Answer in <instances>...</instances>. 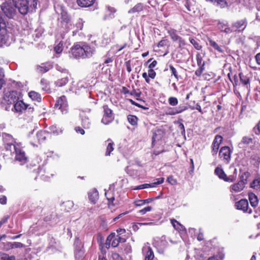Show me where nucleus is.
I'll return each instance as SVG.
<instances>
[{"mask_svg":"<svg viewBox=\"0 0 260 260\" xmlns=\"http://www.w3.org/2000/svg\"><path fill=\"white\" fill-rule=\"evenodd\" d=\"M29 97L32 100L40 102L41 101V95L38 93L34 91H31L28 93Z\"/></svg>","mask_w":260,"mask_h":260,"instance_id":"nucleus-35","label":"nucleus"},{"mask_svg":"<svg viewBox=\"0 0 260 260\" xmlns=\"http://www.w3.org/2000/svg\"><path fill=\"white\" fill-rule=\"evenodd\" d=\"M115 38L114 32L112 31H109L104 34L102 44L103 46H106L109 44Z\"/></svg>","mask_w":260,"mask_h":260,"instance_id":"nucleus-17","label":"nucleus"},{"mask_svg":"<svg viewBox=\"0 0 260 260\" xmlns=\"http://www.w3.org/2000/svg\"><path fill=\"white\" fill-rule=\"evenodd\" d=\"M0 260H15V257L6 253H0Z\"/></svg>","mask_w":260,"mask_h":260,"instance_id":"nucleus-46","label":"nucleus"},{"mask_svg":"<svg viewBox=\"0 0 260 260\" xmlns=\"http://www.w3.org/2000/svg\"><path fill=\"white\" fill-rule=\"evenodd\" d=\"M222 141V137L221 136L216 135L215 136L211 146V153L213 156L216 155L217 153L219 147Z\"/></svg>","mask_w":260,"mask_h":260,"instance_id":"nucleus-13","label":"nucleus"},{"mask_svg":"<svg viewBox=\"0 0 260 260\" xmlns=\"http://www.w3.org/2000/svg\"><path fill=\"white\" fill-rule=\"evenodd\" d=\"M190 42L194 46V47L197 50H201L202 46L199 43V42L194 39H190Z\"/></svg>","mask_w":260,"mask_h":260,"instance_id":"nucleus-50","label":"nucleus"},{"mask_svg":"<svg viewBox=\"0 0 260 260\" xmlns=\"http://www.w3.org/2000/svg\"><path fill=\"white\" fill-rule=\"evenodd\" d=\"M143 9V6L142 4H137L134 8L129 10L128 13L129 14H136L139 12L142 11Z\"/></svg>","mask_w":260,"mask_h":260,"instance_id":"nucleus-37","label":"nucleus"},{"mask_svg":"<svg viewBox=\"0 0 260 260\" xmlns=\"http://www.w3.org/2000/svg\"><path fill=\"white\" fill-rule=\"evenodd\" d=\"M2 137L3 139V141L5 144V148L7 150H9L8 147L10 146V145H17L18 144H16V142L14 141L12 136L7 133H2Z\"/></svg>","mask_w":260,"mask_h":260,"instance_id":"nucleus-15","label":"nucleus"},{"mask_svg":"<svg viewBox=\"0 0 260 260\" xmlns=\"http://www.w3.org/2000/svg\"><path fill=\"white\" fill-rule=\"evenodd\" d=\"M168 242L166 237L162 236L159 240L155 242V246L159 253L163 254L168 247Z\"/></svg>","mask_w":260,"mask_h":260,"instance_id":"nucleus-12","label":"nucleus"},{"mask_svg":"<svg viewBox=\"0 0 260 260\" xmlns=\"http://www.w3.org/2000/svg\"><path fill=\"white\" fill-rule=\"evenodd\" d=\"M50 130L51 131V132H52L54 134H58L59 133H61V131H59L56 126L55 125H52V126H51L49 128Z\"/></svg>","mask_w":260,"mask_h":260,"instance_id":"nucleus-58","label":"nucleus"},{"mask_svg":"<svg viewBox=\"0 0 260 260\" xmlns=\"http://www.w3.org/2000/svg\"><path fill=\"white\" fill-rule=\"evenodd\" d=\"M52 68V66L50 63H42L37 67V71L41 73H44Z\"/></svg>","mask_w":260,"mask_h":260,"instance_id":"nucleus-22","label":"nucleus"},{"mask_svg":"<svg viewBox=\"0 0 260 260\" xmlns=\"http://www.w3.org/2000/svg\"><path fill=\"white\" fill-rule=\"evenodd\" d=\"M144 250L146 252L145 260H153L154 257L153 252L150 247L145 248Z\"/></svg>","mask_w":260,"mask_h":260,"instance_id":"nucleus-34","label":"nucleus"},{"mask_svg":"<svg viewBox=\"0 0 260 260\" xmlns=\"http://www.w3.org/2000/svg\"><path fill=\"white\" fill-rule=\"evenodd\" d=\"M75 257L76 260H83L84 250L81 242L78 240L75 242Z\"/></svg>","mask_w":260,"mask_h":260,"instance_id":"nucleus-6","label":"nucleus"},{"mask_svg":"<svg viewBox=\"0 0 260 260\" xmlns=\"http://www.w3.org/2000/svg\"><path fill=\"white\" fill-rule=\"evenodd\" d=\"M152 201V199H148L146 200H138L134 202V204L137 206H141L145 204L150 203Z\"/></svg>","mask_w":260,"mask_h":260,"instance_id":"nucleus-40","label":"nucleus"},{"mask_svg":"<svg viewBox=\"0 0 260 260\" xmlns=\"http://www.w3.org/2000/svg\"><path fill=\"white\" fill-rule=\"evenodd\" d=\"M105 145L107 146L105 154L106 156H109L114 150V144L111 139H108L105 142Z\"/></svg>","mask_w":260,"mask_h":260,"instance_id":"nucleus-30","label":"nucleus"},{"mask_svg":"<svg viewBox=\"0 0 260 260\" xmlns=\"http://www.w3.org/2000/svg\"><path fill=\"white\" fill-rule=\"evenodd\" d=\"M107 10L109 12V15H113L116 12V10L115 8L111 7V6H107Z\"/></svg>","mask_w":260,"mask_h":260,"instance_id":"nucleus-55","label":"nucleus"},{"mask_svg":"<svg viewBox=\"0 0 260 260\" xmlns=\"http://www.w3.org/2000/svg\"><path fill=\"white\" fill-rule=\"evenodd\" d=\"M83 48L85 52V53H83V58L91 57L95 52L94 48L86 44H83Z\"/></svg>","mask_w":260,"mask_h":260,"instance_id":"nucleus-25","label":"nucleus"},{"mask_svg":"<svg viewBox=\"0 0 260 260\" xmlns=\"http://www.w3.org/2000/svg\"><path fill=\"white\" fill-rule=\"evenodd\" d=\"M38 0H28L27 1L28 4L30 5L29 10L31 11L35 10L37 6Z\"/></svg>","mask_w":260,"mask_h":260,"instance_id":"nucleus-47","label":"nucleus"},{"mask_svg":"<svg viewBox=\"0 0 260 260\" xmlns=\"http://www.w3.org/2000/svg\"><path fill=\"white\" fill-rule=\"evenodd\" d=\"M245 22H246L245 19H243L240 21H237L233 24V27H234V28H235V29L236 30L237 29H240L241 28H242V29L243 30L246 26L245 24Z\"/></svg>","mask_w":260,"mask_h":260,"instance_id":"nucleus-39","label":"nucleus"},{"mask_svg":"<svg viewBox=\"0 0 260 260\" xmlns=\"http://www.w3.org/2000/svg\"><path fill=\"white\" fill-rule=\"evenodd\" d=\"M43 170L42 169H41L40 170V171H39L38 172V175L40 177L41 179L43 180H45V181H48V177L45 176L43 174Z\"/></svg>","mask_w":260,"mask_h":260,"instance_id":"nucleus-57","label":"nucleus"},{"mask_svg":"<svg viewBox=\"0 0 260 260\" xmlns=\"http://www.w3.org/2000/svg\"><path fill=\"white\" fill-rule=\"evenodd\" d=\"M6 17H0V47L10 43V37L7 30Z\"/></svg>","mask_w":260,"mask_h":260,"instance_id":"nucleus-2","label":"nucleus"},{"mask_svg":"<svg viewBox=\"0 0 260 260\" xmlns=\"http://www.w3.org/2000/svg\"><path fill=\"white\" fill-rule=\"evenodd\" d=\"M27 108L25 109V110L26 112L28 113H32L35 111V108L34 107L31 106L30 105L26 104Z\"/></svg>","mask_w":260,"mask_h":260,"instance_id":"nucleus-60","label":"nucleus"},{"mask_svg":"<svg viewBox=\"0 0 260 260\" xmlns=\"http://www.w3.org/2000/svg\"><path fill=\"white\" fill-rule=\"evenodd\" d=\"M231 151L228 146L222 147L219 152V156L226 164L231 160Z\"/></svg>","mask_w":260,"mask_h":260,"instance_id":"nucleus-8","label":"nucleus"},{"mask_svg":"<svg viewBox=\"0 0 260 260\" xmlns=\"http://www.w3.org/2000/svg\"><path fill=\"white\" fill-rule=\"evenodd\" d=\"M155 180V181L154 182L152 183V184H154V185H155V187L156 185L162 183L164 181V178H159L156 179Z\"/></svg>","mask_w":260,"mask_h":260,"instance_id":"nucleus-59","label":"nucleus"},{"mask_svg":"<svg viewBox=\"0 0 260 260\" xmlns=\"http://www.w3.org/2000/svg\"><path fill=\"white\" fill-rule=\"evenodd\" d=\"M63 48V42L62 41H60L57 44L55 45L54 51L56 53L60 54L62 52Z\"/></svg>","mask_w":260,"mask_h":260,"instance_id":"nucleus-42","label":"nucleus"},{"mask_svg":"<svg viewBox=\"0 0 260 260\" xmlns=\"http://www.w3.org/2000/svg\"><path fill=\"white\" fill-rule=\"evenodd\" d=\"M168 102L170 105L173 106H176L178 103L177 99L175 97L173 96L170 97L169 98Z\"/></svg>","mask_w":260,"mask_h":260,"instance_id":"nucleus-51","label":"nucleus"},{"mask_svg":"<svg viewBox=\"0 0 260 260\" xmlns=\"http://www.w3.org/2000/svg\"><path fill=\"white\" fill-rule=\"evenodd\" d=\"M239 77L240 79V81L243 84V85L245 86V87L247 89L248 91H249V78L247 76H245L242 73H239Z\"/></svg>","mask_w":260,"mask_h":260,"instance_id":"nucleus-26","label":"nucleus"},{"mask_svg":"<svg viewBox=\"0 0 260 260\" xmlns=\"http://www.w3.org/2000/svg\"><path fill=\"white\" fill-rule=\"evenodd\" d=\"M95 0H77L78 5L81 7H89L93 5Z\"/></svg>","mask_w":260,"mask_h":260,"instance_id":"nucleus-32","label":"nucleus"},{"mask_svg":"<svg viewBox=\"0 0 260 260\" xmlns=\"http://www.w3.org/2000/svg\"><path fill=\"white\" fill-rule=\"evenodd\" d=\"M171 222L173 227L178 231H181L183 226L176 220L174 219H171Z\"/></svg>","mask_w":260,"mask_h":260,"instance_id":"nucleus-43","label":"nucleus"},{"mask_svg":"<svg viewBox=\"0 0 260 260\" xmlns=\"http://www.w3.org/2000/svg\"><path fill=\"white\" fill-rule=\"evenodd\" d=\"M69 81V75L67 74L66 76L60 78L57 80L54 84L56 86L61 87L65 86Z\"/></svg>","mask_w":260,"mask_h":260,"instance_id":"nucleus-27","label":"nucleus"},{"mask_svg":"<svg viewBox=\"0 0 260 260\" xmlns=\"http://www.w3.org/2000/svg\"><path fill=\"white\" fill-rule=\"evenodd\" d=\"M60 23V26L64 29H68L70 28L71 24L70 23V19L69 17H60L58 19Z\"/></svg>","mask_w":260,"mask_h":260,"instance_id":"nucleus-23","label":"nucleus"},{"mask_svg":"<svg viewBox=\"0 0 260 260\" xmlns=\"http://www.w3.org/2000/svg\"><path fill=\"white\" fill-rule=\"evenodd\" d=\"M214 173L220 179H223L225 181L232 182L235 180L233 176L227 177L223 170L219 167H217L215 169Z\"/></svg>","mask_w":260,"mask_h":260,"instance_id":"nucleus-14","label":"nucleus"},{"mask_svg":"<svg viewBox=\"0 0 260 260\" xmlns=\"http://www.w3.org/2000/svg\"><path fill=\"white\" fill-rule=\"evenodd\" d=\"M169 68L170 71H171L172 74L174 75V76L175 77L176 79L178 80V75L177 74V72L176 69L172 65L169 66Z\"/></svg>","mask_w":260,"mask_h":260,"instance_id":"nucleus-52","label":"nucleus"},{"mask_svg":"<svg viewBox=\"0 0 260 260\" xmlns=\"http://www.w3.org/2000/svg\"><path fill=\"white\" fill-rule=\"evenodd\" d=\"M187 109V107L186 106H184L182 107H179L178 108V110L170 109L166 112V114L169 115H174L181 113L183 111H185Z\"/></svg>","mask_w":260,"mask_h":260,"instance_id":"nucleus-33","label":"nucleus"},{"mask_svg":"<svg viewBox=\"0 0 260 260\" xmlns=\"http://www.w3.org/2000/svg\"><path fill=\"white\" fill-rule=\"evenodd\" d=\"M15 109L16 112H22L25 110V109L27 108L26 104H25L23 101L18 100L16 103L13 106L12 110Z\"/></svg>","mask_w":260,"mask_h":260,"instance_id":"nucleus-21","label":"nucleus"},{"mask_svg":"<svg viewBox=\"0 0 260 260\" xmlns=\"http://www.w3.org/2000/svg\"><path fill=\"white\" fill-rule=\"evenodd\" d=\"M248 196L251 205L253 207H256L258 204V200L256 196L254 193L250 192L249 193Z\"/></svg>","mask_w":260,"mask_h":260,"instance_id":"nucleus-36","label":"nucleus"},{"mask_svg":"<svg viewBox=\"0 0 260 260\" xmlns=\"http://www.w3.org/2000/svg\"><path fill=\"white\" fill-rule=\"evenodd\" d=\"M209 45L212 47L215 50L219 53H223V50L221 46H219L215 42L213 41L211 39H209Z\"/></svg>","mask_w":260,"mask_h":260,"instance_id":"nucleus-38","label":"nucleus"},{"mask_svg":"<svg viewBox=\"0 0 260 260\" xmlns=\"http://www.w3.org/2000/svg\"><path fill=\"white\" fill-rule=\"evenodd\" d=\"M4 247V249L6 250H9L10 249L22 248L24 246V244L20 242H7L6 243H3Z\"/></svg>","mask_w":260,"mask_h":260,"instance_id":"nucleus-19","label":"nucleus"},{"mask_svg":"<svg viewBox=\"0 0 260 260\" xmlns=\"http://www.w3.org/2000/svg\"><path fill=\"white\" fill-rule=\"evenodd\" d=\"M155 185L154 184L152 183H145L141 185H140L138 186H137L134 189L135 190H138V189H145L149 187H154Z\"/></svg>","mask_w":260,"mask_h":260,"instance_id":"nucleus-48","label":"nucleus"},{"mask_svg":"<svg viewBox=\"0 0 260 260\" xmlns=\"http://www.w3.org/2000/svg\"><path fill=\"white\" fill-rule=\"evenodd\" d=\"M68 102L65 96L62 95L58 98L55 104V107L60 110L62 114L66 113L68 111Z\"/></svg>","mask_w":260,"mask_h":260,"instance_id":"nucleus-7","label":"nucleus"},{"mask_svg":"<svg viewBox=\"0 0 260 260\" xmlns=\"http://www.w3.org/2000/svg\"><path fill=\"white\" fill-rule=\"evenodd\" d=\"M250 187L256 191H260V175H257L250 183Z\"/></svg>","mask_w":260,"mask_h":260,"instance_id":"nucleus-28","label":"nucleus"},{"mask_svg":"<svg viewBox=\"0 0 260 260\" xmlns=\"http://www.w3.org/2000/svg\"><path fill=\"white\" fill-rule=\"evenodd\" d=\"M148 77L154 79L156 76V73L153 69H149L148 72Z\"/></svg>","mask_w":260,"mask_h":260,"instance_id":"nucleus-61","label":"nucleus"},{"mask_svg":"<svg viewBox=\"0 0 260 260\" xmlns=\"http://www.w3.org/2000/svg\"><path fill=\"white\" fill-rule=\"evenodd\" d=\"M214 2L217 5H220L221 7H224L226 5V2L223 0H212V3Z\"/></svg>","mask_w":260,"mask_h":260,"instance_id":"nucleus-56","label":"nucleus"},{"mask_svg":"<svg viewBox=\"0 0 260 260\" xmlns=\"http://www.w3.org/2000/svg\"><path fill=\"white\" fill-rule=\"evenodd\" d=\"M128 122L133 125L137 124L138 118L136 116L129 115L127 116Z\"/></svg>","mask_w":260,"mask_h":260,"instance_id":"nucleus-49","label":"nucleus"},{"mask_svg":"<svg viewBox=\"0 0 260 260\" xmlns=\"http://www.w3.org/2000/svg\"><path fill=\"white\" fill-rule=\"evenodd\" d=\"M12 1L14 7L11 5V3H4L1 6L2 10L6 16H13L15 15L16 9L22 15H25L29 11L27 0H12Z\"/></svg>","mask_w":260,"mask_h":260,"instance_id":"nucleus-1","label":"nucleus"},{"mask_svg":"<svg viewBox=\"0 0 260 260\" xmlns=\"http://www.w3.org/2000/svg\"><path fill=\"white\" fill-rule=\"evenodd\" d=\"M126 242V239L114 233H111L107 238L105 242V247L109 249L110 246L113 248L117 247L119 243H124Z\"/></svg>","mask_w":260,"mask_h":260,"instance_id":"nucleus-3","label":"nucleus"},{"mask_svg":"<svg viewBox=\"0 0 260 260\" xmlns=\"http://www.w3.org/2000/svg\"><path fill=\"white\" fill-rule=\"evenodd\" d=\"M49 135V133L45 131H40L36 134L37 140L39 143L44 141Z\"/></svg>","mask_w":260,"mask_h":260,"instance_id":"nucleus-24","label":"nucleus"},{"mask_svg":"<svg viewBox=\"0 0 260 260\" xmlns=\"http://www.w3.org/2000/svg\"><path fill=\"white\" fill-rule=\"evenodd\" d=\"M82 125L84 128H89L90 121L88 117L84 116L82 118Z\"/></svg>","mask_w":260,"mask_h":260,"instance_id":"nucleus-45","label":"nucleus"},{"mask_svg":"<svg viewBox=\"0 0 260 260\" xmlns=\"http://www.w3.org/2000/svg\"><path fill=\"white\" fill-rule=\"evenodd\" d=\"M178 129L182 135H185V131L183 124L181 122H178Z\"/></svg>","mask_w":260,"mask_h":260,"instance_id":"nucleus-54","label":"nucleus"},{"mask_svg":"<svg viewBox=\"0 0 260 260\" xmlns=\"http://www.w3.org/2000/svg\"><path fill=\"white\" fill-rule=\"evenodd\" d=\"M167 181L172 185H174L177 183V181L173 176H171L168 177Z\"/></svg>","mask_w":260,"mask_h":260,"instance_id":"nucleus-62","label":"nucleus"},{"mask_svg":"<svg viewBox=\"0 0 260 260\" xmlns=\"http://www.w3.org/2000/svg\"><path fill=\"white\" fill-rule=\"evenodd\" d=\"M252 143V139L251 137L244 136L242 138L241 141L239 143L240 148H245Z\"/></svg>","mask_w":260,"mask_h":260,"instance_id":"nucleus-29","label":"nucleus"},{"mask_svg":"<svg viewBox=\"0 0 260 260\" xmlns=\"http://www.w3.org/2000/svg\"><path fill=\"white\" fill-rule=\"evenodd\" d=\"M104 114L102 119V122L105 124H108L111 122L113 119L112 111L109 108L107 105L103 106Z\"/></svg>","mask_w":260,"mask_h":260,"instance_id":"nucleus-9","label":"nucleus"},{"mask_svg":"<svg viewBox=\"0 0 260 260\" xmlns=\"http://www.w3.org/2000/svg\"><path fill=\"white\" fill-rule=\"evenodd\" d=\"M254 131H255V133L256 135H259L260 134V121H259L256 127L254 128Z\"/></svg>","mask_w":260,"mask_h":260,"instance_id":"nucleus-64","label":"nucleus"},{"mask_svg":"<svg viewBox=\"0 0 260 260\" xmlns=\"http://www.w3.org/2000/svg\"><path fill=\"white\" fill-rule=\"evenodd\" d=\"M236 206L238 209L242 210L244 212H247L249 214L252 213L251 209L248 208V202L246 200H241L236 203Z\"/></svg>","mask_w":260,"mask_h":260,"instance_id":"nucleus-16","label":"nucleus"},{"mask_svg":"<svg viewBox=\"0 0 260 260\" xmlns=\"http://www.w3.org/2000/svg\"><path fill=\"white\" fill-rule=\"evenodd\" d=\"M196 58L199 68L195 71V75L198 77H200L205 70V61H203L202 56L200 53H198L196 54Z\"/></svg>","mask_w":260,"mask_h":260,"instance_id":"nucleus-11","label":"nucleus"},{"mask_svg":"<svg viewBox=\"0 0 260 260\" xmlns=\"http://www.w3.org/2000/svg\"><path fill=\"white\" fill-rule=\"evenodd\" d=\"M245 187V182L240 181L238 183L232 184L230 186V191L232 192H239L242 191Z\"/></svg>","mask_w":260,"mask_h":260,"instance_id":"nucleus-18","label":"nucleus"},{"mask_svg":"<svg viewBox=\"0 0 260 260\" xmlns=\"http://www.w3.org/2000/svg\"><path fill=\"white\" fill-rule=\"evenodd\" d=\"M132 251V247L129 243H121L120 247H119V252L128 254L131 253Z\"/></svg>","mask_w":260,"mask_h":260,"instance_id":"nucleus-31","label":"nucleus"},{"mask_svg":"<svg viewBox=\"0 0 260 260\" xmlns=\"http://www.w3.org/2000/svg\"><path fill=\"white\" fill-rule=\"evenodd\" d=\"M71 53L75 58H83V53H85L83 48V44H76L72 47Z\"/></svg>","mask_w":260,"mask_h":260,"instance_id":"nucleus-10","label":"nucleus"},{"mask_svg":"<svg viewBox=\"0 0 260 260\" xmlns=\"http://www.w3.org/2000/svg\"><path fill=\"white\" fill-rule=\"evenodd\" d=\"M4 100L8 105H13L19 100L18 93L16 91H11L5 94Z\"/></svg>","mask_w":260,"mask_h":260,"instance_id":"nucleus-5","label":"nucleus"},{"mask_svg":"<svg viewBox=\"0 0 260 260\" xmlns=\"http://www.w3.org/2000/svg\"><path fill=\"white\" fill-rule=\"evenodd\" d=\"M12 153H15V160L20 162V165H23L27 161V157L25 152L21 149L20 147L17 145H10L9 147Z\"/></svg>","mask_w":260,"mask_h":260,"instance_id":"nucleus-4","label":"nucleus"},{"mask_svg":"<svg viewBox=\"0 0 260 260\" xmlns=\"http://www.w3.org/2000/svg\"><path fill=\"white\" fill-rule=\"evenodd\" d=\"M40 83L42 85V90L46 91H49L50 90L49 83L47 80L45 79H41Z\"/></svg>","mask_w":260,"mask_h":260,"instance_id":"nucleus-41","label":"nucleus"},{"mask_svg":"<svg viewBox=\"0 0 260 260\" xmlns=\"http://www.w3.org/2000/svg\"><path fill=\"white\" fill-rule=\"evenodd\" d=\"M76 26L78 29H82L83 26V21L82 19H79V21L76 24Z\"/></svg>","mask_w":260,"mask_h":260,"instance_id":"nucleus-63","label":"nucleus"},{"mask_svg":"<svg viewBox=\"0 0 260 260\" xmlns=\"http://www.w3.org/2000/svg\"><path fill=\"white\" fill-rule=\"evenodd\" d=\"M168 33L170 35L172 40L174 41L181 39V38L177 35L176 31L174 29H171L169 30Z\"/></svg>","mask_w":260,"mask_h":260,"instance_id":"nucleus-44","label":"nucleus"},{"mask_svg":"<svg viewBox=\"0 0 260 260\" xmlns=\"http://www.w3.org/2000/svg\"><path fill=\"white\" fill-rule=\"evenodd\" d=\"M152 210V208L150 206H147L144 208H143L142 210H140L139 211V213L141 215H144L146 214L147 212H149Z\"/></svg>","mask_w":260,"mask_h":260,"instance_id":"nucleus-53","label":"nucleus"},{"mask_svg":"<svg viewBox=\"0 0 260 260\" xmlns=\"http://www.w3.org/2000/svg\"><path fill=\"white\" fill-rule=\"evenodd\" d=\"M88 198L93 204H95L99 199V192L96 189L93 188L88 192Z\"/></svg>","mask_w":260,"mask_h":260,"instance_id":"nucleus-20","label":"nucleus"}]
</instances>
